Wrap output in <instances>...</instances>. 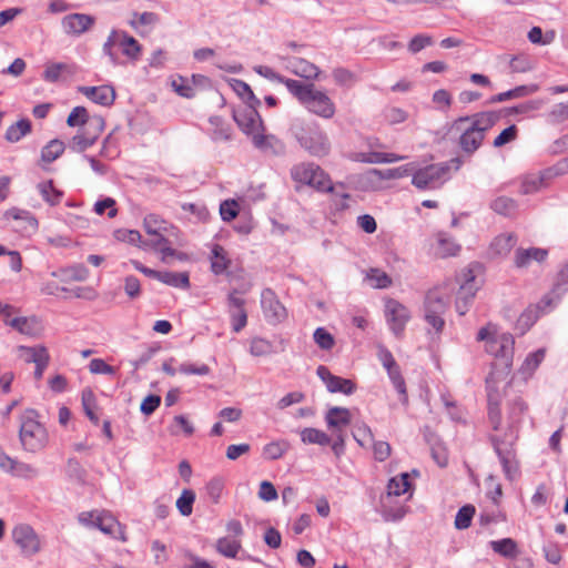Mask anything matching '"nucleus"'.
Instances as JSON below:
<instances>
[{"instance_id":"1","label":"nucleus","mask_w":568,"mask_h":568,"mask_svg":"<svg viewBox=\"0 0 568 568\" xmlns=\"http://www.w3.org/2000/svg\"><path fill=\"white\" fill-rule=\"evenodd\" d=\"M518 437V429L513 425H508L503 435H488V440L501 464L506 478L509 480L516 479L519 475V462L515 447Z\"/></svg>"},{"instance_id":"2","label":"nucleus","mask_w":568,"mask_h":568,"mask_svg":"<svg viewBox=\"0 0 568 568\" xmlns=\"http://www.w3.org/2000/svg\"><path fill=\"white\" fill-rule=\"evenodd\" d=\"M290 132L311 155L322 158L329 153L328 136L317 123L295 119L291 124Z\"/></svg>"},{"instance_id":"3","label":"nucleus","mask_w":568,"mask_h":568,"mask_svg":"<svg viewBox=\"0 0 568 568\" xmlns=\"http://www.w3.org/2000/svg\"><path fill=\"white\" fill-rule=\"evenodd\" d=\"M478 341L486 342V349L497 358L495 366L509 371L513 365L515 339L510 333L491 334L488 327H481L477 334Z\"/></svg>"},{"instance_id":"4","label":"nucleus","mask_w":568,"mask_h":568,"mask_svg":"<svg viewBox=\"0 0 568 568\" xmlns=\"http://www.w3.org/2000/svg\"><path fill=\"white\" fill-rule=\"evenodd\" d=\"M463 165L459 156L447 162L427 165L412 173V184L419 190L434 189L447 179L450 169L458 171Z\"/></svg>"},{"instance_id":"5","label":"nucleus","mask_w":568,"mask_h":568,"mask_svg":"<svg viewBox=\"0 0 568 568\" xmlns=\"http://www.w3.org/2000/svg\"><path fill=\"white\" fill-rule=\"evenodd\" d=\"M38 416L34 409H27L21 416L19 438L23 449L31 453L41 450L48 440L47 430L37 420Z\"/></svg>"},{"instance_id":"6","label":"nucleus","mask_w":568,"mask_h":568,"mask_svg":"<svg viewBox=\"0 0 568 568\" xmlns=\"http://www.w3.org/2000/svg\"><path fill=\"white\" fill-rule=\"evenodd\" d=\"M447 307V301H445L436 290L427 292L424 301V318L433 326L436 333H440L445 326L443 315Z\"/></svg>"},{"instance_id":"7","label":"nucleus","mask_w":568,"mask_h":568,"mask_svg":"<svg viewBox=\"0 0 568 568\" xmlns=\"http://www.w3.org/2000/svg\"><path fill=\"white\" fill-rule=\"evenodd\" d=\"M12 539L24 557H32L41 549L38 535L29 525H17L12 529Z\"/></svg>"},{"instance_id":"8","label":"nucleus","mask_w":568,"mask_h":568,"mask_svg":"<svg viewBox=\"0 0 568 568\" xmlns=\"http://www.w3.org/2000/svg\"><path fill=\"white\" fill-rule=\"evenodd\" d=\"M255 105H246L242 109L233 110V120L237 126L247 135H254L260 131H264L263 120L257 112Z\"/></svg>"},{"instance_id":"9","label":"nucleus","mask_w":568,"mask_h":568,"mask_svg":"<svg viewBox=\"0 0 568 568\" xmlns=\"http://www.w3.org/2000/svg\"><path fill=\"white\" fill-rule=\"evenodd\" d=\"M498 120L499 115L494 111H486L476 113L474 115L459 116L452 123L449 132L462 131V125H464L465 123H469V125L474 128V130H477L478 133H481L485 136L486 132L489 131Z\"/></svg>"},{"instance_id":"10","label":"nucleus","mask_w":568,"mask_h":568,"mask_svg":"<svg viewBox=\"0 0 568 568\" xmlns=\"http://www.w3.org/2000/svg\"><path fill=\"white\" fill-rule=\"evenodd\" d=\"M261 306L265 320L270 324H278L283 322L286 316V308L277 298L276 294L271 288H264L261 294Z\"/></svg>"},{"instance_id":"11","label":"nucleus","mask_w":568,"mask_h":568,"mask_svg":"<svg viewBox=\"0 0 568 568\" xmlns=\"http://www.w3.org/2000/svg\"><path fill=\"white\" fill-rule=\"evenodd\" d=\"M385 316L390 331L399 337L410 318L409 311L398 301L389 298L385 304Z\"/></svg>"},{"instance_id":"12","label":"nucleus","mask_w":568,"mask_h":568,"mask_svg":"<svg viewBox=\"0 0 568 568\" xmlns=\"http://www.w3.org/2000/svg\"><path fill=\"white\" fill-rule=\"evenodd\" d=\"M317 376L325 384L329 393H342L344 395H352L356 390V384L348 378H343L331 373V371L320 365L316 369Z\"/></svg>"},{"instance_id":"13","label":"nucleus","mask_w":568,"mask_h":568,"mask_svg":"<svg viewBox=\"0 0 568 568\" xmlns=\"http://www.w3.org/2000/svg\"><path fill=\"white\" fill-rule=\"evenodd\" d=\"M95 23V18L87 13H70L62 18L64 33L79 37L89 31Z\"/></svg>"},{"instance_id":"14","label":"nucleus","mask_w":568,"mask_h":568,"mask_svg":"<svg viewBox=\"0 0 568 568\" xmlns=\"http://www.w3.org/2000/svg\"><path fill=\"white\" fill-rule=\"evenodd\" d=\"M304 105L313 113L324 119H331L335 114V105L328 95L313 89Z\"/></svg>"},{"instance_id":"15","label":"nucleus","mask_w":568,"mask_h":568,"mask_svg":"<svg viewBox=\"0 0 568 568\" xmlns=\"http://www.w3.org/2000/svg\"><path fill=\"white\" fill-rule=\"evenodd\" d=\"M459 139H458V145L465 152L466 154H474L483 144L484 135L481 133H478L477 130H474L470 125L467 128H464L462 125V131Z\"/></svg>"},{"instance_id":"16","label":"nucleus","mask_w":568,"mask_h":568,"mask_svg":"<svg viewBox=\"0 0 568 568\" xmlns=\"http://www.w3.org/2000/svg\"><path fill=\"white\" fill-rule=\"evenodd\" d=\"M116 45L122 49V53L129 59L136 61L139 60L142 47L132 36L126 31L118 30Z\"/></svg>"},{"instance_id":"17","label":"nucleus","mask_w":568,"mask_h":568,"mask_svg":"<svg viewBox=\"0 0 568 568\" xmlns=\"http://www.w3.org/2000/svg\"><path fill=\"white\" fill-rule=\"evenodd\" d=\"M548 251L539 247L517 248L515 253L516 267H527L531 261L541 263L546 260Z\"/></svg>"},{"instance_id":"18","label":"nucleus","mask_w":568,"mask_h":568,"mask_svg":"<svg viewBox=\"0 0 568 568\" xmlns=\"http://www.w3.org/2000/svg\"><path fill=\"white\" fill-rule=\"evenodd\" d=\"M500 395L496 390H488L487 394V417L493 430L497 432L501 426Z\"/></svg>"},{"instance_id":"19","label":"nucleus","mask_w":568,"mask_h":568,"mask_svg":"<svg viewBox=\"0 0 568 568\" xmlns=\"http://www.w3.org/2000/svg\"><path fill=\"white\" fill-rule=\"evenodd\" d=\"M11 327L28 336H39L42 332V325L39 318L31 317H14L8 323Z\"/></svg>"},{"instance_id":"20","label":"nucleus","mask_w":568,"mask_h":568,"mask_svg":"<svg viewBox=\"0 0 568 568\" xmlns=\"http://www.w3.org/2000/svg\"><path fill=\"white\" fill-rule=\"evenodd\" d=\"M153 237L150 240H145L141 242L140 247L142 248H154L156 251H160L162 253V261L165 262L166 257L169 256H178L181 258V254L178 253L174 248H172L169 244V240L164 236L163 233H158L152 235Z\"/></svg>"},{"instance_id":"21","label":"nucleus","mask_w":568,"mask_h":568,"mask_svg":"<svg viewBox=\"0 0 568 568\" xmlns=\"http://www.w3.org/2000/svg\"><path fill=\"white\" fill-rule=\"evenodd\" d=\"M325 422L328 428L342 429L343 426L351 424V412L345 407H331L325 415Z\"/></svg>"},{"instance_id":"22","label":"nucleus","mask_w":568,"mask_h":568,"mask_svg":"<svg viewBox=\"0 0 568 568\" xmlns=\"http://www.w3.org/2000/svg\"><path fill=\"white\" fill-rule=\"evenodd\" d=\"M2 470L24 479H33L39 476V469L37 467L11 457L9 465L3 467Z\"/></svg>"},{"instance_id":"23","label":"nucleus","mask_w":568,"mask_h":568,"mask_svg":"<svg viewBox=\"0 0 568 568\" xmlns=\"http://www.w3.org/2000/svg\"><path fill=\"white\" fill-rule=\"evenodd\" d=\"M481 270L479 263H473L468 268L463 270L460 274V286L462 293L467 292L468 296H475L478 286L476 284V272Z\"/></svg>"},{"instance_id":"24","label":"nucleus","mask_w":568,"mask_h":568,"mask_svg":"<svg viewBox=\"0 0 568 568\" xmlns=\"http://www.w3.org/2000/svg\"><path fill=\"white\" fill-rule=\"evenodd\" d=\"M290 68L294 74L308 80L316 79L320 74V69L314 63L302 58L291 59Z\"/></svg>"},{"instance_id":"25","label":"nucleus","mask_w":568,"mask_h":568,"mask_svg":"<svg viewBox=\"0 0 568 568\" xmlns=\"http://www.w3.org/2000/svg\"><path fill=\"white\" fill-rule=\"evenodd\" d=\"M156 280L172 287L187 290L190 287V276L187 272L159 271Z\"/></svg>"},{"instance_id":"26","label":"nucleus","mask_w":568,"mask_h":568,"mask_svg":"<svg viewBox=\"0 0 568 568\" xmlns=\"http://www.w3.org/2000/svg\"><path fill=\"white\" fill-rule=\"evenodd\" d=\"M231 261L226 251L220 244H214L211 251V271L215 275L223 274L230 266Z\"/></svg>"},{"instance_id":"27","label":"nucleus","mask_w":568,"mask_h":568,"mask_svg":"<svg viewBox=\"0 0 568 568\" xmlns=\"http://www.w3.org/2000/svg\"><path fill=\"white\" fill-rule=\"evenodd\" d=\"M537 91H538V85L537 84L519 85V87H516V88H514L511 90H508L506 92H501V93H498L496 95H493L489 99L488 102L489 103L504 102V101H507V100H510V99L523 98V97L532 94V93H535Z\"/></svg>"},{"instance_id":"28","label":"nucleus","mask_w":568,"mask_h":568,"mask_svg":"<svg viewBox=\"0 0 568 568\" xmlns=\"http://www.w3.org/2000/svg\"><path fill=\"white\" fill-rule=\"evenodd\" d=\"M489 546L496 554L507 559L516 558L519 555L517 542L509 537L499 540H491Z\"/></svg>"},{"instance_id":"29","label":"nucleus","mask_w":568,"mask_h":568,"mask_svg":"<svg viewBox=\"0 0 568 568\" xmlns=\"http://www.w3.org/2000/svg\"><path fill=\"white\" fill-rule=\"evenodd\" d=\"M317 169L318 165L314 163H301L292 168L291 176L297 183L310 185L311 182H314V174Z\"/></svg>"},{"instance_id":"30","label":"nucleus","mask_w":568,"mask_h":568,"mask_svg":"<svg viewBox=\"0 0 568 568\" xmlns=\"http://www.w3.org/2000/svg\"><path fill=\"white\" fill-rule=\"evenodd\" d=\"M490 209L499 215L513 217L518 211V204L514 199L503 195L491 201Z\"/></svg>"},{"instance_id":"31","label":"nucleus","mask_w":568,"mask_h":568,"mask_svg":"<svg viewBox=\"0 0 568 568\" xmlns=\"http://www.w3.org/2000/svg\"><path fill=\"white\" fill-rule=\"evenodd\" d=\"M37 189L43 201H45L50 206L58 205L63 197V192L54 186L52 180L39 183Z\"/></svg>"},{"instance_id":"32","label":"nucleus","mask_w":568,"mask_h":568,"mask_svg":"<svg viewBox=\"0 0 568 568\" xmlns=\"http://www.w3.org/2000/svg\"><path fill=\"white\" fill-rule=\"evenodd\" d=\"M283 84L287 88V90L301 102L305 103L307 101V98L310 94H312V91L314 89L313 84L303 83L297 80L287 79L284 78V81H282Z\"/></svg>"},{"instance_id":"33","label":"nucleus","mask_w":568,"mask_h":568,"mask_svg":"<svg viewBox=\"0 0 568 568\" xmlns=\"http://www.w3.org/2000/svg\"><path fill=\"white\" fill-rule=\"evenodd\" d=\"M413 168L409 164L392 169H372L369 174L378 178L379 180H397L410 175Z\"/></svg>"},{"instance_id":"34","label":"nucleus","mask_w":568,"mask_h":568,"mask_svg":"<svg viewBox=\"0 0 568 568\" xmlns=\"http://www.w3.org/2000/svg\"><path fill=\"white\" fill-rule=\"evenodd\" d=\"M31 129V121L29 119H21L7 129L4 138L8 142L14 143L30 133Z\"/></svg>"},{"instance_id":"35","label":"nucleus","mask_w":568,"mask_h":568,"mask_svg":"<svg viewBox=\"0 0 568 568\" xmlns=\"http://www.w3.org/2000/svg\"><path fill=\"white\" fill-rule=\"evenodd\" d=\"M437 242L438 248L436 255L439 257L455 256L460 251V245L444 232H438Z\"/></svg>"},{"instance_id":"36","label":"nucleus","mask_w":568,"mask_h":568,"mask_svg":"<svg viewBox=\"0 0 568 568\" xmlns=\"http://www.w3.org/2000/svg\"><path fill=\"white\" fill-rule=\"evenodd\" d=\"M516 244V236L513 233L499 234L490 244L495 255H507Z\"/></svg>"},{"instance_id":"37","label":"nucleus","mask_w":568,"mask_h":568,"mask_svg":"<svg viewBox=\"0 0 568 568\" xmlns=\"http://www.w3.org/2000/svg\"><path fill=\"white\" fill-rule=\"evenodd\" d=\"M209 122L214 128L212 131L213 141H230L232 138V128L226 124L224 120L219 115H213L209 119Z\"/></svg>"},{"instance_id":"38","label":"nucleus","mask_w":568,"mask_h":568,"mask_svg":"<svg viewBox=\"0 0 568 568\" xmlns=\"http://www.w3.org/2000/svg\"><path fill=\"white\" fill-rule=\"evenodd\" d=\"M301 440L304 444H317L321 446L331 444V437L325 432L313 427H306L301 432Z\"/></svg>"},{"instance_id":"39","label":"nucleus","mask_w":568,"mask_h":568,"mask_svg":"<svg viewBox=\"0 0 568 568\" xmlns=\"http://www.w3.org/2000/svg\"><path fill=\"white\" fill-rule=\"evenodd\" d=\"M231 85L233 90L245 101L246 105H261V100L255 97L251 87L245 81L233 79Z\"/></svg>"},{"instance_id":"40","label":"nucleus","mask_w":568,"mask_h":568,"mask_svg":"<svg viewBox=\"0 0 568 568\" xmlns=\"http://www.w3.org/2000/svg\"><path fill=\"white\" fill-rule=\"evenodd\" d=\"M65 145L59 139L49 141L41 150V160L45 163H52L64 152Z\"/></svg>"},{"instance_id":"41","label":"nucleus","mask_w":568,"mask_h":568,"mask_svg":"<svg viewBox=\"0 0 568 568\" xmlns=\"http://www.w3.org/2000/svg\"><path fill=\"white\" fill-rule=\"evenodd\" d=\"M539 307L526 308L516 322V329L520 335H524L538 320Z\"/></svg>"},{"instance_id":"42","label":"nucleus","mask_w":568,"mask_h":568,"mask_svg":"<svg viewBox=\"0 0 568 568\" xmlns=\"http://www.w3.org/2000/svg\"><path fill=\"white\" fill-rule=\"evenodd\" d=\"M410 488L409 475L402 473L399 476L389 479L387 489L389 496H400L407 493Z\"/></svg>"},{"instance_id":"43","label":"nucleus","mask_w":568,"mask_h":568,"mask_svg":"<svg viewBox=\"0 0 568 568\" xmlns=\"http://www.w3.org/2000/svg\"><path fill=\"white\" fill-rule=\"evenodd\" d=\"M81 400H82V406H83V410H84L85 416L94 425H98L99 424V417L94 413V408L97 406V399H95V395L92 392V389L84 388L82 390Z\"/></svg>"},{"instance_id":"44","label":"nucleus","mask_w":568,"mask_h":568,"mask_svg":"<svg viewBox=\"0 0 568 568\" xmlns=\"http://www.w3.org/2000/svg\"><path fill=\"white\" fill-rule=\"evenodd\" d=\"M19 352L21 353V356L24 358L27 363H34L38 364L39 358H45L50 359V355L48 353V349L42 346H19Z\"/></svg>"},{"instance_id":"45","label":"nucleus","mask_w":568,"mask_h":568,"mask_svg":"<svg viewBox=\"0 0 568 568\" xmlns=\"http://www.w3.org/2000/svg\"><path fill=\"white\" fill-rule=\"evenodd\" d=\"M476 513L475 506L471 504L460 507L455 517V527L458 530H464L470 527L473 517Z\"/></svg>"},{"instance_id":"46","label":"nucleus","mask_w":568,"mask_h":568,"mask_svg":"<svg viewBox=\"0 0 568 568\" xmlns=\"http://www.w3.org/2000/svg\"><path fill=\"white\" fill-rule=\"evenodd\" d=\"M263 132L264 131H260L252 136L254 146L264 152L272 151L273 153H277L276 145H280L278 140L274 135H265Z\"/></svg>"},{"instance_id":"47","label":"nucleus","mask_w":568,"mask_h":568,"mask_svg":"<svg viewBox=\"0 0 568 568\" xmlns=\"http://www.w3.org/2000/svg\"><path fill=\"white\" fill-rule=\"evenodd\" d=\"M240 548L241 542L230 537H222L216 541V550L227 558H235Z\"/></svg>"},{"instance_id":"48","label":"nucleus","mask_w":568,"mask_h":568,"mask_svg":"<svg viewBox=\"0 0 568 568\" xmlns=\"http://www.w3.org/2000/svg\"><path fill=\"white\" fill-rule=\"evenodd\" d=\"M527 409L526 403L520 397H516L508 403V425L517 427L520 422V416Z\"/></svg>"},{"instance_id":"49","label":"nucleus","mask_w":568,"mask_h":568,"mask_svg":"<svg viewBox=\"0 0 568 568\" xmlns=\"http://www.w3.org/2000/svg\"><path fill=\"white\" fill-rule=\"evenodd\" d=\"M195 493L191 489H184L176 500V508L182 516H190L193 511Z\"/></svg>"},{"instance_id":"50","label":"nucleus","mask_w":568,"mask_h":568,"mask_svg":"<svg viewBox=\"0 0 568 568\" xmlns=\"http://www.w3.org/2000/svg\"><path fill=\"white\" fill-rule=\"evenodd\" d=\"M310 186L327 193H333L335 190V185L332 184L329 176L320 166L314 174V182H311Z\"/></svg>"},{"instance_id":"51","label":"nucleus","mask_w":568,"mask_h":568,"mask_svg":"<svg viewBox=\"0 0 568 568\" xmlns=\"http://www.w3.org/2000/svg\"><path fill=\"white\" fill-rule=\"evenodd\" d=\"M288 449V444L285 440L272 442L264 446L263 455L265 458L276 460L281 458Z\"/></svg>"},{"instance_id":"52","label":"nucleus","mask_w":568,"mask_h":568,"mask_svg":"<svg viewBox=\"0 0 568 568\" xmlns=\"http://www.w3.org/2000/svg\"><path fill=\"white\" fill-rule=\"evenodd\" d=\"M67 474L71 480L78 484H83L85 481L87 471L75 458L68 459Z\"/></svg>"},{"instance_id":"53","label":"nucleus","mask_w":568,"mask_h":568,"mask_svg":"<svg viewBox=\"0 0 568 568\" xmlns=\"http://www.w3.org/2000/svg\"><path fill=\"white\" fill-rule=\"evenodd\" d=\"M353 437L362 447L374 442L373 432L365 423L355 425Z\"/></svg>"},{"instance_id":"54","label":"nucleus","mask_w":568,"mask_h":568,"mask_svg":"<svg viewBox=\"0 0 568 568\" xmlns=\"http://www.w3.org/2000/svg\"><path fill=\"white\" fill-rule=\"evenodd\" d=\"M314 342L321 349L329 351L335 344L334 336L324 327H317L313 334Z\"/></svg>"},{"instance_id":"55","label":"nucleus","mask_w":568,"mask_h":568,"mask_svg":"<svg viewBox=\"0 0 568 568\" xmlns=\"http://www.w3.org/2000/svg\"><path fill=\"white\" fill-rule=\"evenodd\" d=\"M97 94L93 99L94 103H98L103 106H110L114 103L115 100V91L110 85H100L97 89Z\"/></svg>"},{"instance_id":"56","label":"nucleus","mask_w":568,"mask_h":568,"mask_svg":"<svg viewBox=\"0 0 568 568\" xmlns=\"http://www.w3.org/2000/svg\"><path fill=\"white\" fill-rule=\"evenodd\" d=\"M67 280L83 282L89 277V270L83 264H74L61 270Z\"/></svg>"},{"instance_id":"57","label":"nucleus","mask_w":568,"mask_h":568,"mask_svg":"<svg viewBox=\"0 0 568 568\" xmlns=\"http://www.w3.org/2000/svg\"><path fill=\"white\" fill-rule=\"evenodd\" d=\"M95 143L94 136L89 135L85 131H79L71 140V149L77 152H84L88 148Z\"/></svg>"},{"instance_id":"58","label":"nucleus","mask_w":568,"mask_h":568,"mask_svg":"<svg viewBox=\"0 0 568 568\" xmlns=\"http://www.w3.org/2000/svg\"><path fill=\"white\" fill-rule=\"evenodd\" d=\"M92 526L106 535H113V529L119 526V523L111 515H98L92 521Z\"/></svg>"},{"instance_id":"59","label":"nucleus","mask_w":568,"mask_h":568,"mask_svg":"<svg viewBox=\"0 0 568 568\" xmlns=\"http://www.w3.org/2000/svg\"><path fill=\"white\" fill-rule=\"evenodd\" d=\"M273 344L264 338L255 337L250 345V353L253 356H265L273 353Z\"/></svg>"},{"instance_id":"60","label":"nucleus","mask_w":568,"mask_h":568,"mask_svg":"<svg viewBox=\"0 0 568 568\" xmlns=\"http://www.w3.org/2000/svg\"><path fill=\"white\" fill-rule=\"evenodd\" d=\"M90 119L88 111L84 106H75L72 109L67 119V124L71 128L82 126Z\"/></svg>"},{"instance_id":"61","label":"nucleus","mask_w":568,"mask_h":568,"mask_svg":"<svg viewBox=\"0 0 568 568\" xmlns=\"http://www.w3.org/2000/svg\"><path fill=\"white\" fill-rule=\"evenodd\" d=\"M568 120V102L555 104L547 115V121L551 124H558Z\"/></svg>"},{"instance_id":"62","label":"nucleus","mask_w":568,"mask_h":568,"mask_svg":"<svg viewBox=\"0 0 568 568\" xmlns=\"http://www.w3.org/2000/svg\"><path fill=\"white\" fill-rule=\"evenodd\" d=\"M84 125L85 128L83 129V131H85V133H88L89 135L94 136V141L97 142L100 133L104 130L105 122L101 115H93L90 116V119Z\"/></svg>"},{"instance_id":"63","label":"nucleus","mask_w":568,"mask_h":568,"mask_svg":"<svg viewBox=\"0 0 568 568\" xmlns=\"http://www.w3.org/2000/svg\"><path fill=\"white\" fill-rule=\"evenodd\" d=\"M367 277L376 288H386L392 284L390 277L378 268H371Z\"/></svg>"},{"instance_id":"64","label":"nucleus","mask_w":568,"mask_h":568,"mask_svg":"<svg viewBox=\"0 0 568 568\" xmlns=\"http://www.w3.org/2000/svg\"><path fill=\"white\" fill-rule=\"evenodd\" d=\"M165 222L163 220H159L155 215H148L144 219V230L146 234L154 235L158 233H163L166 231Z\"/></svg>"}]
</instances>
